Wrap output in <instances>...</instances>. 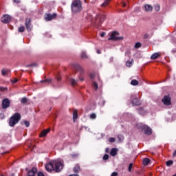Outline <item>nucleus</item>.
Returning a JSON list of instances; mask_svg holds the SVG:
<instances>
[{
  "mask_svg": "<svg viewBox=\"0 0 176 176\" xmlns=\"http://www.w3.org/2000/svg\"><path fill=\"white\" fill-rule=\"evenodd\" d=\"M108 159H109V155L108 154H105L103 156V160H108Z\"/></svg>",
  "mask_w": 176,
  "mask_h": 176,
  "instance_id": "nucleus-39",
  "label": "nucleus"
},
{
  "mask_svg": "<svg viewBox=\"0 0 176 176\" xmlns=\"http://www.w3.org/2000/svg\"><path fill=\"white\" fill-rule=\"evenodd\" d=\"M105 152H106L107 153H109V148H106Z\"/></svg>",
  "mask_w": 176,
  "mask_h": 176,
  "instance_id": "nucleus-54",
  "label": "nucleus"
},
{
  "mask_svg": "<svg viewBox=\"0 0 176 176\" xmlns=\"http://www.w3.org/2000/svg\"><path fill=\"white\" fill-rule=\"evenodd\" d=\"M81 58H87V54L85 51L81 52Z\"/></svg>",
  "mask_w": 176,
  "mask_h": 176,
  "instance_id": "nucleus-30",
  "label": "nucleus"
},
{
  "mask_svg": "<svg viewBox=\"0 0 176 176\" xmlns=\"http://www.w3.org/2000/svg\"><path fill=\"white\" fill-rule=\"evenodd\" d=\"M57 17V14H50V13H46L44 16L45 21H52V20H54Z\"/></svg>",
  "mask_w": 176,
  "mask_h": 176,
  "instance_id": "nucleus-7",
  "label": "nucleus"
},
{
  "mask_svg": "<svg viewBox=\"0 0 176 176\" xmlns=\"http://www.w3.org/2000/svg\"><path fill=\"white\" fill-rule=\"evenodd\" d=\"M100 36L102 37V38H104V36H105V32H102L101 34H100Z\"/></svg>",
  "mask_w": 176,
  "mask_h": 176,
  "instance_id": "nucleus-52",
  "label": "nucleus"
},
{
  "mask_svg": "<svg viewBox=\"0 0 176 176\" xmlns=\"http://www.w3.org/2000/svg\"><path fill=\"white\" fill-rule=\"evenodd\" d=\"M78 119V110L75 109L73 112V122H75Z\"/></svg>",
  "mask_w": 176,
  "mask_h": 176,
  "instance_id": "nucleus-24",
  "label": "nucleus"
},
{
  "mask_svg": "<svg viewBox=\"0 0 176 176\" xmlns=\"http://www.w3.org/2000/svg\"><path fill=\"white\" fill-rule=\"evenodd\" d=\"M98 54H101V51L100 50H97Z\"/></svg>",
  "mask_w": 176,
  "mask_h": 176,
  "instance_id": "nucleus-59",
  "label": "nucleus"
},
{
  "mask_svg": "<svg viewBox=\"0 0 176 176\" xmlns=\"http://www.w3.org/2000/svg\"><path fill=\"white\" fill-rule=\"evenodd\" d=\"M155 10H156V12H159V10H160V6L156 5L155 6Z\"/></svg>",
  "mask_w": 176,
  "mask_h": 176,
  "instance_id": "nucleus-41",
  "label": "nucleus"
},
{
  "mask_svg": "<svg viewBox=\"0 0 176 176\" xmlns=\"http://www.w3.org/2000/svg\"><path fill=\"white\" fill-rule=\"evenodd\" d=\"M10 74V69H1V74L3 76H7Z\"/></svg>",
  "mask_w": 176,
  "mask_h": 176,
  "instance_id": "nucleus-17",
  "label": "nucleus"
},
{
  "mask_svg": "<svg viewBox=\"0 0 176 176\" xmlns=\"http://www.w3.org/2000/svg\"><path fill=\"white\" fill-rule=\"evenodd\" d=\"M110 155L111 156H116V155H118V148H111V151H110Z\"/></svg>",
  "mask_w": 176,
  "mask_h": 176,
  "instance_id": "nucleus-19",
  "label": "nucleus"
},
{
  "mask_svg": "<svg viewBox=\"0 0 176 176\" xmlns=\"http://www.w3.org/2000/svg\"><path fill=\"white\" fill-rule=\"evenodd\" d=\"M138 174H140V175H142V173H138Z\"/></svg>",
  "mask_w": 176,
  "mask_h": 176,
  "instance_id": "nucleus-62",
  "label": "nucleus"
},
{
  "mask_svg": "<svg viewBox=\"0 0 176 176\" xmlns=\"http://www.w3.org/2000/svg\"><path fill=\"white\" fill-rule=\"evenodd\" d=\"M11 17L8 14H6L1 17V20L4 24H8L10 21Z\"/></svg>",
  "mask_w": 176,
  "mask_h": 176,
  "instance_id": "nucleus-14",
  "label": "nucleus"
},
{
  "mask_svg": "<svg viewBox=\"0 0 176 176\" xmlns=\"http://www.w3.org/2000/svg\"><path fill=\"white\" fill-rule=\"evenodd\" d=\"M119 35V32H113L111 36L108 38L109 41H123L124 38L123 36H118Z\"/></svg>",
  "mask_w": 176,
  "mask_h": 176,
  "instance_id": "nucleus-5",
  "label": "nucleus"
},
{
  "mask_svg": "<svg viewBox=\"0 0 176 176\" xmlns=\"http://www.w3.org/2000/svg\"><path fill=\"white\" fill-rule=\"evenodd\" d=\"M30 67H38V65L36 63H32V64L26 65L27 68H28Z\"/></svg>",
  "mask_w": 176,
  "mask_h": 176,
  "instance_id": "nucleus-35",
  "label": "nucleus"
},
{
  "mask_svg": "<svg viewBox=\"0 0 176 176\" xmlns=\"http://www.w3.org/2000/svg\"><path fill=\"white\" fill-rule=\"evenodd\" d=\"M148 38H149V35H148V34H145L144 35V39H148Z\"/></svg>",
  "mask_w": 176,
  "mask_h": 176,
  "instance_id": "nucleus-50",
  "label": "nucleus"
},
{
  "mask_svg": "<svg viewBox=\"0 0 176 176\" xmlns=\"http://www.w3.org/2000/svg\"><path fill=\"white\" fill-rule=\"evenodd\" d=\"M173 163H174V162H173V160H168L166 162V166L168 167H170V166H171L173 164Z\"/></svg>",
  "mask_w": 176,
  "mask_h": 176,
  "instance_id": "nucleus-33",
  "label": "nucleus"
},
{
  "mask_svg": "<svg viewBox=\"0 0 176 176\" xmlns=\"http://www.w3.org/2000/svg\"><path fill=\"white\" fill-rule=\"evenodd\" d=\"M50 129H47L46 130H43L41 133L39 137H46V135H47V133H50Z\"/></svg>",
  "mask_w": 176,
  "mask_h": 176,
  "instance_id": "nucleus-18",
  "label": "nucleus"
},
{
  "mask_svg": "<svg viewBox=\"0 0 176 176\" xmlns=\"http://www.w3.org/2000/svg\"><path fill=\"white\" fill-rule=\"evenodd\" d=\"M82 5V3L80 0H74L71 5L72 12L73 13H79L83 9Z\"/></svg>",
  "mask_w": 176,
  "mask_h": 176,
  "instance_id": "nucleus-1",
  "label": "nucleus"
},
{
  "mask_svg": "<svg viewBox=\"0 0 176 176\" xmlns=\"http://www.w3.org/2000/svg\"><path fill=\"white\" fill-rule=\"evenodd\" d=\"M50 82H52V79H45L41 80V83H50Z\"/></svg>",
  "mask_w": 176,
  "mask_h": 176,
  "instance_id": "nucleus-34",
  "label": "nucleus"
},
{
  "mask_svg": "<svg viewBox=\"0 0 176 176\" xmlns=\"http://www.w3.org/2000/svg\"><path fill=\"white\" fill-rule=\"evenodd\" d=\"M17 82H19V79L17 78H14V80H12V83H17Z\"/></svg>",
  "mask_w": 176,
  "mask_h": 176,
  "instance_id": "nucleus-47",
  "label": "nucleus"
},
{
  "mask_svg": "<svg viewBox=\"0 0 176 176\" xmlns=\"http://www.w3.org/2000/svg\"><path fill=\"white\" fill-rule=\"evenodd\" d=\"M134 63V59H131V60H127L126 63V67H129L130 68L131 67H133V64Z\"/></svg>",
  "mask_w": 176,
  "mask_h": 176,
  "instance_id": "nucleus-23",
  "label": "nucleus"
},
{
  "mask_svg": "<svg viewBox=\"0 0 176 176\" xmlns=\"http://www.w3.org/2000/svg\"><path fill=\"white\" fill-rule=\"evenodd\" d=\"M21 119V115L19 113H15L10 118L9 126L14 127L15 124L19 123V121Z\"/></svg>",
  "mask_w": 176,
  "mask_h": 176,
  "instance_id": "nucleus-2",
  "label": "nucleus"
},
{
  "mask_svg": "<svg viewBox=\"0 0 176 176\" xmlns=\"http://www.w3.org/2000/svg\"><path fill=\"white\" fill-rule=\"evenodd\" d=\"M45 169L48 173H52L53 170H54V162H49L45 165Z\"/></svg>",
  "mask_w": 176,
  "mask_h": 176,
  "instance_id": "nucleus-11",
  "label": "nucleus"
},
{
  "mask_svg": "<svg viewBox=\"0 0 176 176\" xmlns=\"http://www.w3.org/2000/svg\"><path fill=\"white\" fill-rule=\"evenodd\" d=\"M110 2H111V0H105L104 2L102 4V7L108 6Z\"/></svg>",
  "mask_w": 176,
  "mask_h": 176,
  "instance_id": "nucleus-29",
  "label": "nucleus"
},
{
  "mask_svg": "<svg viewBox=\"0 0 176 176\" xmlns=\"http://www.w3.org/2000/svg\"><path fill=\"white\" fill-rule=\"evenodd\" d=\"M131 85H132V86H138V80H132L131 81Z\"/></svg>",
  "mask_w": 176,
  "mask_h": 176,
  "instance_id": "nucleus-27",
  "label": "nucleus"
},
{
  "mask_svg": "<svg viewBox=\"0 0 176 176\" xmlns=\"http://www.w3.org/2000/svg\"><path fill=\"white\" fill-rule=\"evenodd\" d=\"M131 99V104L133 106L136 105L137 107H138L139 105H141V102H140V100H138V97L132 96Z\"/></svg>",
  "mask_w": 176,
  "mask_h": 176,
  "instance_id": "nucleus-12",
  "label": "nucleus"
},
{
  "mask_svg": "<svg viewBox=\"0 0 176 176\" xmlns=\"http://www.w3.org/2000/svg\"><path fill=\"white\" fill-rule=\"evenodd\" d=\"M141 46H142V44L140 42H138L135 44V49H140V47H141Z\"/></svg>",
  "mask_w": 176,
  "mask_h": 176,
  "instance_id": "nucleus-32",
  "label": "nucleus"
},
{
  "mask_svg": "<svg viewBox=\"0 0 176 176\" xmlns=\"http://www.w3.org/2000/svg\"><path fill=\"white\" fill-rule=\"evenodd\" d=\"M131 168H133V163H131L129 165V173H131Z\"/></svg>",
  "mask_w": 176,
  "mask_h": 176,
  "instance_id": "nucleus-43",
  "label": "nucleus"
},
{
  "mask_svg": "<svg viewBox=\"0 0 176 176\" xmlns=\"http://www.w3.org/2000/svg\"><path fill=\"white\" fill-rule=\"evenodd\" d=\"M10 107V100L8 98H5L2 101V109H8Z\"/></svg>",
  "mask_w": 176,
  "mask_h": 176,
  "instance_id": "nucleus-10",
  "label": "nucleus"
},
{
  "mask_svg": "<svg viewBox=\"0 0 176 176\" xmlns=\"http://www.w3.org/2000/svg\"><path fill=\"white\" fill-rule=\"evenodd\" d=\"M19 32H24L25 31V28L24 26H21L18 29Z\"/></svg>",
  "mask_w": 176,
  "mask_h": 176,
  "instance_id": "nucleus-31",
  "label": "nucleus"
},
{
  "mask_svg": "<svg viewBox=\"0 0 176 176\" xmlns=\"http://www.w3.org/2000/svg\"><path fill=\"white\" fill-rule=\"evenodd\" d=\"M140 127L142 130H144V134H146V135H151L152 134V129L151 127L144 124H142Z\"/></svg>",
  "mask_w": 176,
  "mask_h": 176,
  "instance_id": "nucleus-8",
  "label": "nucleus"
},
{
  "mask_svg": "<svg viewBox=\"0 0 176 176\" xmlns=\"http://www.w3.org/2000/svg\"><path fill=\"white\" fill-rule=\"evenodd\" d=\"M69 176H79V175H78V174H72V175H69Z\"/></svg>",
  "mask_w": 176,
  "mask_h": 176,
  "instance_id": "nucleus-57",
  "label": "nucleus"
},
{
  "mask_svg": "<svg viewBox=\"0 0 176 176\" xmlns=\"http://www.w3.org/2000/svg\"><path fill=\"white\" fill-rule=\"evenodd\" d=\"M173 157H176V150L174 151L173 153Z\"/></svg>",
  "mask_w": 176,
  "mask_h": 176,
  "instance_id": "nucleus-60",
  "label": "nucleus"
},
{
  "mask_svg": "<svg viewBox=\"0 0 176 176\" xmlns=\"http://www.w3.org/2000/svg\"><path fill=\"white\" fill-rule=\"evenodd\" d=\"M21 102L22 104H27V102H28V99L27 98H25V97L22 98L21 99Z\"/></svg>",
  "mask_w": 176,
  "mask_h": 176,
  "instance_id": "nucleus-28",
  "label": "nucleus"
},
{
  "mask_svg": "<svg viewBox=\"0 0 176 176\" xmlns=\"http://www.w3.org/2000/svg\"><path fill=\"white\" fill-rule=\"evenodd\" d=\"M109 142H115V138H110L109 140Z\"/></svg>",
  "mask_w": 176,
  "mask_h": 176,
  "instance_id": "nucleus-45",
  "label": "nucleus"
},
{
  "mask_svg": "<svg viewBox=\"0 0 176 176\" xmlns=\"http://www.w3.org/2000/svg\"><path fill=\"white\" fill-rule=\"evenodd\" d=\"M56 79H57L58 81L61 80V76H58V77L56 78Z\"/></svg>",
  "mask_w": 176,
  "mask_h": 176,
  "instance_id": "nucleus-55",
  "label": "nucleus"
},
{
  "mask_svg": "<svg viewBox=\"0 0 176 176\" xmlns=\"http://www.w3.org/2000/svg\"><path fill=\"white\" fill-rule=\"evenodd\" d=\"M162 102L164 105H171V97L168 95H165L162 99Z\"/></svg>",
  "mask_w": 176,
  "mask_h": 176,
  "instance_id": "nucleus-9",
  "label": "nucleus"
},
{
  "mask_svg": "<svg viewBox=\"0 0 176 176\" xmlns=\"http://www.w3.org/2000/svg\"><path fill=\"white\" fill-rule=\"evenodd\" d=\"M118 172H113L111 175V176H118Z\"/></svg>",
  "mask_w": 176,
  "mask_h": 176,
  "instance_id": "nucleus-49",
  "label": "nucleus"
},
{
  "mask_svg": "<svg viewBox=\"0 0 176 176\" xmlns=\"http://www.w3.org/2000/svg\"><path fill=\"white\" fill-rule=\"evenodd\" d=\"M160 56H162L161 52H155L151 56V59L156 60L157 58H159V57H160Z\"/></svg>",
  "mask_w": 176,
  "mask_h": 176,
  "instance_id": "nucleus-16",
  "label": "nucleus"
},
{
  "mask_svg": "<svg viewBox=\"0 0 176 176\" xmlns=\"http://www.w3.org/2000/svg\"><path fill=\"white\" fill-rule=\"evenodd\" d=\"M14 2H15V3H20V1L19 0H14Z\"/></svg>",
  "mask_w": 176,
  "mask_h": 176,
  "instance_id": "nucleus-56",
  "label": "nucleus"
},
{
  "mask_svg": "<svg viewBox=\"0 0 176 176\" xmlns=\"http://www.w3.org/2000/svg\"><path fill=\"white\" fill-rule=\"evenodd\" d=\"M91 79H94L96 74L94 73H91L89 75Z\"/></svg>",
  "mask_w": 176,
  "mask_h": 176,
  "instance_id": "nucleus-44",
  "label": "nucleus"
},
{
  "mask_svg": "<svg viewBox=\"0 0 176 176\" xmlns=\"http://www.w3.org/2000/svg\"><path fill=\"white\" fill-rule=\"evenodd\" d=\"M94 87L95 88V90H97L98 89V84H97L96 82H93Z\"/></svg>",
  "mask_w": 176,
  "mask_h": 176,
  "instance_id": "nucleus-38",
  "label": "nucleus"
},
{
  "mask_svg": "<svg viewBox=\"0 0 176 176\" xmlns=\"http://www.w3.org/2000/svg\"><path fill=\"white\" fill-rule=\"evenodd\" d=\"M73 171H74V173H79V171H80V166H79V164H76L74 167Z\"/></svg>",
  "mask_w": 176,
  "mask_h": 176,
  "instance_id": "nucleus-22",
  "label": "nucleus"
},
{
  "mask_svg": "<svg viewBox=\"0 0 176 176\" xmlns=\"http://www.w3.org/2000/svg\"><path fill=\"white\" fill-rule=\"evenodd\" d=\"M70 83L72 86H76L78 85V81L74 78H70Z\"/></svg>",
  "mask_w": 176,
  "mask_h": 176,
  "instance_id": "nucleus-26",
  "label": "nucleus"
},
{
  "mask_svg": "<svg viewBox=\"0 0 176 176\" xmlns=\"http://www.w3.org/2000/svg\"><path fill=\"white\" fill-rule=\"evenodd\" d=\"M151 162V160L149 158H144L143 160L142 164L144 166H148L149 163Z\"/></svg>",
  "mask_w": 176,
  "mask_h": 176,
  "instance_id": "nucleus-25",
  "label": "nucleus"
},
{
  "mask_svg": "<svg viewBox=\"0 0 176 176\" xmlns=\"http://www.w3.org/2000/svg\"><path fill=\"white\" fill-rule=\"evenodd\" d=\"M90 118H91V119H96L97 118V115L96 113H93L90 115Z\"/></svg>",
  "mask_w": 176,
  "mask_h": 176,
  "instance_id": "nucleus-36",
  "label": "nucleus"
},
{
  "mask_svg": "<svg viewBox=\"0 0 176 176\" xmlns=\"http://www.w3.org/2000/svg\"><path fill=\"white\" fill-rule=\"evenodd\" d=\"M23 123H24L25 127H30V122L24 121Z\"/></svg>",
  "mask_w": 176,
  "mask_h": 176,
  "instance_id": "nucleus-42",
  "label": "nucleus"
},
{
  "mask_svg": "<svg viewBox=\"0 0 176 176\" xmlns=\"http://www.w3.org/2000/svg\"><path fill=\"white\" fill-rule=\"evenodd\" d=\"M172 53H173V54H175V53H176V50H172Z\"/></svg>",
  "mask_w": 176,
  "mask_h": 176,
  "instance_id": "nucleus-58",
  "label": "nucleus"
},
{
  "mask_svg": "<svg viewBox=\"0 0 176 176\" xmlns=\"http://www.w3.org/2000/svg\"><path fill=\"white\" fill-rule=\"evenodd\" d=\"M54 165L55 166L54 170L56 173H60L63 170V167H64V164L60 161H54Z\"/></svg>",
  "mask_w": 176,
  "mask_h": 176,
  "instance_id": "nucleus-6",
  "label": "nucleus"
},
{
  "mask_svg": "<svg viewBox=\"0 0 176 176\" xmlns=\"http://www.w3.org/2000/svg\"><path fill=\"white\" fill-rule=\"evenodd\" d=\"M125 56L130 57V56H131V53L129 51H128L125 53Z\"/></svg>",
  "mask_w": 176,
  "mask_h": 176,
  "instance_id": "nucleus-46",
  "label": "nucleus"
},
{
  "mask_svg": "<svg viewBox=\"0 0 176 176\" xmlns=\"http://www.w3.org/2000/svg\"><path fill=\"white\" fill-rule=\"evenodd\" d=\"M25 25L27 31L30 32L32 30V27H31V19H25Z\"/></svg>",
  "mask_w": 176,
  "mask_h": 176,
  "instance_id": "nucleus-13",
  "label": "nucleus"
},
{
  "mask_svg": "<svg viewBox=\"0 0 176 176\" xmlns=\"http://www.w3.org/2000/svg\"><path fill=\"white\" fill-rule=\"evenodd\" d=\"M38 173L36 168H32L31 170L28 173V176H35V173Z\"/></svg>",
  "mask_w": 176,
  "mask_h": 176,
  "instance_id": "nucleus-15",
  "label": "nucleus"
},
{
  "mask_svg": "<svg viewBox=\"0 0 176 176\" xmlns=\"http://www.w3.org/2000/svg\"><path fill=\"white\" fill-rule=\"evenodd\" d=\"M6 90H8V87H0V91H6Z\"/></svg>",
  "mask_w": 176,
  "mask_h": 176,
  "instance_id": "nucleus-40",
  "label": "nucleus"
},
{
  "mask_svg": "<svg viewBox=\"0 0 176 176\" xmlns=\"http://www.w3.org/2000/svg\"><path fill=\"white\" fill-rule=\"evenodd\" d=\"M138 113H140V115H142V116L146 115V113H148V112L145 110H144V109L142 107H140L138 109Z\"/></svg>",
  "mask_w": 176,
  "mask_h": 176,
  "instance_id": "nucleus-21",
  "label": "nucleus"
},
{
  "mask_svg": "<svg viewBox=\"0 0 176 176\" xmlns=\"http://www.w3.org/2000/svg\"><path fill=\"white\" fill-rule=\"evenodd\" d=\"M123 7L126 8V3H123Z\"/></svg>",
  "mask_w": 176,
  "mask_h": 176,
  "instance_id": "nucleus-61",
  "label": "nucleus"
},
{
  "mask_svg": "<svg viewBox=\"0 0 176 176\" xmlns=\"http://www.w3.org/2000/svg\"><path fill=\"white\" fill-rule=\"evenodd\" d=\"M74 68L76 72L80 73L79 79L80 80H81V82H83L85 80V78H82V75L85 74V70L83 69V67H81L80 65L76 63L74 64Z\"/></svg>",
  "mask_w": 176,
  "mask_h": 176,
  "instance_id": "nucleus-3",
  "label": "nucleus"
},
{
  "mask_svg": "<svg viewBox=\"0 0 176 176\" xmlns=\"http://www.w3.org/2000/svg\"><path fill=\"white\" fill-rule=\"evenodd\" d=\"M37 175L38 176H45V174H43V173H42V172H38Z\"/></svg>",
  "mask_w": 176,
  "mask_h": 176,
  "instance_id": "nucleus-48",
  "label": "nucleus"
},
{
  "mask_svg": "<svg viewBox=\"0 0 176 176\" xmlns=\"http://www.w3.org/2000/svg\"><path fill=\"white\" fill-rule=\"evenodd\" d=\"M72 157H73V158L78 157V155L77 154H73V155H72Z\"/></svg>",
  "mask_w": 176,
  "mask_h": 176,
  "instance_id": "nucleus-53",
  "label": "nucleus"
},
{
  "mask_svg": "<svg viewBox=\"0 0 176 176\" xmlns=\"http://www.w3.org/2000/svg\"><path fill=\"white\" fill-rule=\"evenodd\" d=\"M144 10L146 12H152V10H153V8L152 6L146 4L144 6Z\"/></svg>",
  "mask_w": 176,
  "mask_h": 176,
  "instance_id": "nucleus-20",
  "label": "nucleus"
},
{
  "mask_svg": "<svg viewBox=\"0 0 176 176\" xmlns=\"http://www.w3.org/2000/svg\"><path fill=\"white\" fill-rule=\"evenodd\" d=\"M118 138L119 141H123V140L124 139V138L123 137V135H118Z\"/></svg>",
  "mask_w": 176,
  "mask_h": 176,
  "instance_id": "nucleus-37",
  "label": "nucleus"
},
{
  "mask_svg": "<svg viewBox=\"0 0 176 176\" xmlns=\"http://www.w3.org/2000/svg\"><path fill=\"white\" fill-rule=\"evenodd\" d=\"M105 21V15L100 14L96 16V19L95 21V25L97 27H100L102 23Z\"/></svg>",
  "mask_w": 176,
  "mask_h": 176,
  "instance_id": "nucleus-4",
  "label": "nucleus"
},
{
  "mask_svg": "<svg viewBox=\"0 0 176 176\" xmlns=\"http://www.w3.org/2000/svg\"><path fill=\"white\" fill-rule=\"evenodd\" d=\"M0 118L1 119H4L5 118V115L0 113Z\"/></svg>",
  "mask_w": 176,
  "mask_h": 176,
  "instance_id": "nucleus-51",
  "label": "nucleus"
}]
</instances>
